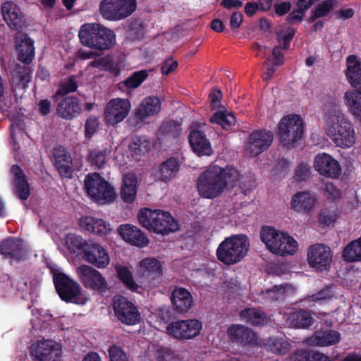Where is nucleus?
Listing matches in <instances>:
<instances>
[{"label": "nucleus", "instance_id": "19", "mask_svg": "<svg viewBox=\"0 0 361 361\" xmlns=\"http://www.w3.org/2000/svg\"><path fill=\"white\" fill-rule=\"evenodd\" d=\"M273 133L266 130L252 132L248 138L247 150L252 156L256 157L265 151L272 143Z\"/></svg>", "mask_w": 361, "mask_h": 361}, {"label": "nucleus", "instance_id": "36", "mask_svg": "<svg viewBox=\"0 0 361 361\" xmlns=\"http://www.w3.org/2000/svg\"><path fill=\"white\" fill-rule=\"evenodd\" d=\"M341 340V334L335 330H325L316 331L314 335L310 338L309 341L311 344L317 346H329L338 343Z\"/></svg>", "mask_w": 361, "mask_h": 361}, {"label": "nucleus", "instance_id": "33", "mask_svg": "<svg viewBox=\"0 0 361 361\" xmlns=\"http://www.w3.org/2000/svg\"><path fill=\"white\" fill-rule=\"evenodd\" d=\"M315 204V197L310 192H298L290 201L291 208L300 213L308 214Z\"/></svg>", "mask_w": 361, "mask_h": 361}, {"label": "nucleus", "instance_id": "62", "mask_svg": "<svg viewBox=\"0 0 361 361\" xmlns=\"http://www.w3.org/2000/svg\"><path fill=\"white\" fill-rule=\"evenodd\" d=\"M324 194L329 200H334L341 197V190L332 183H326L324 185Z\"/></svg>", "mask_w": 361, "mask_h": 361}, {"label": "nucleus", "instance_id": "43", "mask_svg": "<svg viewBox=\"0 0 361 361\" xmlns=\"http://www.w3.org/2000/svg\"><path fill=\"white\" fill-rule=\"evenodd\" d=\"M116 276L120 281L130 290L137 291L140 286L135 281L133 273L125 266L117 265L115 267Z\"/></svg>", "mask_w": 361, "mask_h": 361}, {"label": "nucleus", "instance_id": "18", "mask_svg": "<svg viewBox=\"0 0 361 361\" xmlns=\"http://www.w3.org/2000/svg\"><path fill=\"white\" fill-rule=\"evenodd\" d=\"M3 18L11 30L20 31L26 20L20 8L12 1H5L1 7Z\"/></svg>", "mask_w": 361, "mask_h": 361}, {"label": "nucleus", "instance_id": "4", "mask_svg": "<svg viewBox=\"0 0 361 361\" xmlns=\"http://www.w3.org/2000/svg\"><path fill=\"white\" fill-rule=\"evenodd\" d=\"M137 219L142 226L162 235L178 230V221L168 212L143 208L138 213Z\"/></svg>", "mask_w": 361, "mask_h": 361}, {"label": "nucleus", "instance_id": "22", "mask_svg": "<svg viewBox=\"0 0 361 361\" xmlns=\"http://www.w3.org/2000/svg\"><path fill=\"white\" fill-rule=\"evenodd\" d=\"M230 341L241 345H252L257 343V336L250 328L242 324H231L227 330Z\"/></svg>", "mask_w": 361, "mask_h": 361}, {"label": "nucleus", "instance_id": "20", "mask_svg": "<svg viewBox=\"0 0 361 361\" xmlns=\"http://www.w3.org/2000/svg\"><path fill=\"white\" fill-rule=\"evenodd\" d=\"M82 257L85 261L99 269L106 268L110 262L106 250L96 243L87 245Z\"/></svg>", "mask_w": 361, "mask_h": 361}, {"label": "nucleus", "instance_id": "16", "mask_svg": "<svg viewBox=\"0 0 361 361\" xmlns=\"http://www.w3.org/2000/svg\"><path fill=\"white\" fill-rule=\"evenodd\" d=\"M314 167L320 175L326 178H337L341 174L339 162L326 153L318 154L315 157Z\"/></svg>", "mask_w": 361, "mask_h": 361}, {"label": "nucleus", "instance_id": "6", "mask_svg": "<svg viewBox=\"0 0 361 361\" xmlns=\"http://www.w3.org/2000/svg\"><path fill=\"white\" fill-rule=\"evenodd\" d=\"M260 238L271 252L280 256L292 255L298 250V243L292 236L270 226L262 228Z\"/></svg>", "mask_w": 361, "mask_h": 361}, {"label": "nucleus", "instance_id": "13", "mask_svg": "<svg viewBox=\"0 0 361 361\" xmlns=\"http://www.w3.org/2000/svg\"><path fill=\"white\" fill-rule=\"evenodd\" d=\"M76 274L86 288L96 290L99 293H104L109 289L106 279L99 271L89 265L79 266L76 269Z\"/></svg>", "mask_w": 361, "mask_h": 361}, {"label": "nucleus", "instance_id": "57", "mask_svg": "<svg viewBox=\"0 0 361 361\" xmlns=\"http://www.w3.org/2000/svg\"><path fill=\"white\" fill-rule=\"evenodd\" d=\"M108 353L109 361H128L126 352L120 346L116 345L109 346Z\"/></svg>", "mask_w": 361, "mask_h": 361}, {"label": "nucleus", "instance_id": "54", "mask_svg": "<svg viewBox=\"0 0 361 361\" xmlns=\"http://www.w3.org/2000/svg\"><path fill=\"white\" fill-rule=\"evenodd\" d=\"M295 29L288 27L286 29L284 33H277L276 39L281 45V48L288 50L290 48V44L295 35Z\"/></svg>", "mask_w": 361, "mask_h": 361}, {"label": "nucleus", "instance_id": "37", "mask_svg": "<svg viewBox=\"0 0 361 361\" xmlns=\"http://www.w3.org/2000/svg\"><path fill=\"white\" fill-rule=\"evenodd\" d=\"M56 348L51 340L38 341L31 350V355L39 361H54V354Z\"/></svg>", "mask_w": 361, "mask_h": 361}, {"label": "nucleus", "instance_id": "5", "mask_svg": "<svg viewBox=\"0 0 361 361\" xmlns=\"http://www.w3.org/2000/svg\"><path fill=\"white\" fill-rule=\"evenodd\" d=\"M249 247L246 235H233L226 238L216 250L217 259L224 264H234L247 255Z\"/></svg>", "mask_w": 361, "mask_h": 361}, {"label": "nucleus", "instance_id": "3", "mask_svg": "<svg viewBox=\"0 0 361 361\" xmlns=\"http://www.w3.org/2000/svg\"><path fill=\"white\" fill-rule=\"evenodd\" d=\"M78 37L82 46L98 51L109 50L116 43L114 32L97 23L82 25Z\"/></svg>", "mask_w": 361, "mask_h": 361}, {"label": "nucleus", "instance_id": "38", "mask_svg": "<svg viewBox=\"0 0 361 361\" xmlns=\"http://www.w3.org/2000/svg\"><path fill=\"white\" fill-rule=\"evenodd\" d=\"M137 177L134 174H127L123 178L121 188V197L126 203L135 201L137 195Z\"/></svg>", "mask_w": 361, "mask_h": 361}, {"label": "nucleus", "instance_id": "10", "mask_svg": "<svg viewBox=\"0 0 361 361\" xmlns=\"http://www.w3.org/2000/svg\"><path fill=\"white\" fill-rule=\"evenodd\" d=\"M112 308L117 320L127 326H133L140 322L141 316L136 306L123 295L114 297Z\"/></svg>", "mask_w": 361, "mask_h": 361}, {"label": "nucleus", "instance_id": "39", "mask_svg": "<svg viewBox=\"0 0 361 361\" xmlns=\"http://www.w3.org/2000/svg\"><path fill=\"white\" fill-rule=\"evenodd\" d=\"M240 318L246 324L255 326H262L267 322V314L257 308L247 307L240 312Z\"/></svg>", "mask_w": 361, "mask_h": 361}, {"label": "nucleus", "instance_id": "49", "mask_svg": "<svg viewBox=\"0 0 361 361\" xmlns=\"http://www.w3.org/2000/svg\"><path fill=\"white\" fill-rule=\"evenodd\" d=\"M153 358L154 361H180L174 350L160 345L154 350Z\"/></svg>", "mask_w": 361, "mask_h": 361}, {"label": "nucleus", "instance_id": "63", "mask_svg": "<svg viewBox=\"0 0 361 361\" xmlns=\"http://www.w3.org/2000/svg\"><path fill=\"white\" fill-rule=\"evenodd\" d=\"M0 288L4 289L5 293H13L14 285L8 274H2L0 276Z\"/></svg>", "mask_w": 361, "mask_h": 361}, {"label": "nucleus", "instance_id": "44", "mask_svg": "<svg viewBox=\"0 0 361 361\" xmlns=\"http://www.w3.org/2000/svg\"><path fill=\"white\" fill-rule=\"evenodd\" d=\"M149 71L147 70H141L133 73L128 78L119 82L120 88L126 90H134L137 88L148 77Z\"/></svg>", "mask_w": 361, "mask_h": 361}, {"label": "nucleus", "instance_id": "28", "mask_svg": "<svg viewBox=\"0 0 361 361\" xmlns=\"http://www.w3.org/2000/svg\"><path fill=\"white\" fill-rule=\"evenodd\" d=\"M0 253L4 258L19 262L25 258V252L21 240L8 237L0 243Z\"/></svg>", "mask_w": 361, "mask_h": 361}, {"label": "nucleus", "instance_id": "1", "mask_svg": "<svg viewBox=\"0 0 361 361\" xmlns=\"http://www.w3.org/2000/svg\"><path fill=\"white\" fill-rule=\"evenodd\" d=\"M239 172L232 167L214 165L202 172L197 180V189L202 197L214 199L220 196L228 185V182H237Z\"/></svg>", "mask_w": 361, "mask_h": 361}, {"label": "nucleus", "instance_id": "35", "mask_svg": "<svg viewBox=\"0 0 361 361\" xmlns=\"http://www.w3.org/2000/svg\"><path fill=\"white\" fill-rule=\"evenodd\" d=\"M182 121L167 119L163 121L157 130L159 140H169L178 137L182 131Z\"/></svg>", "mask_w": 361, "mask_h": 361}, {"label": "nucleus", "instance_id": "52", "mask_svg": "<svg viewBox=\"0 0 361 361\" xmlns=\"http://www.w3.org/2000/svg\"><path fill=\"white\" fill-rule=\"evenodd\" d=\"M334 1V0H326L319 4L315 10L312 11L308 21L312 23L319 18L326 16L333 9Z\"/></svg>", "mask_w": 361, "mask_h": 361}, {"label": "nucleus", "instance_id": "15", "mask_svg": "<svg viewBox=\"0 0 361 361\" xmlns=\"http://www.w3.org/2000/svg\"><path fill=\"white\" fill-rule=\"evenodd\" d=\"M307 257L310 267L317 271H326L330 268L332 252L328 245L320 243L310 245Z\"/></svg>", "mask_w": 361, "mask_h": 361}, {"label": "nucleus", "instance_id": "48", "mask_svg": "<svg viewBox=\"0 0 361 361\" xmlns=\"http://www.w3.org/2000/svg\"><path fill=\"white\" fill-rule=\"evenodd\" d=\"M109 152L106 147L102 149L94 148L90 152L87 159L92 166H95L98 169H102L107 161V154Z\"/></svg>", "mask_w": 361, "mask_h": 361}, {"label": "nucleus", "instance_id": "51", "mask_svg": "<svg viewBox=\"0 0 361 361\" xmlns=\"http://www.w3.org/2000/svg\"><path fill=\"white\" fill-rule=\"evenodd\" d=\"M14 76L18 78L19 84L23 89L26 88L31 80L32 70L26 66L17 64L13 71Z\"/></svg>", "mask_w": 361, "mask_h": 361}, {"label": "nucleus", "instance_id": "55", "mask_svg": "<svg viewBox=\"0 0 361 361\" xmlns=\"http://www.w3.org/2000/svg\"><path fill=\"white\" fill-rule=\"evenodd\" d=\"M99 125V118L94 115L90 116L86 119L85 124V137L91 139L97 131Z\"/></svg>", "mask_w": 361, "mask_h": 361}, {"label": "nucleus", "instance_id": "31", "mask_svg": "<svg viewBox=\"0 0 361 361\" xmlns=\"http://www.w3.org/2000/svg\"><path fill=\"white\" fill-rule=\"evenodd\" d=\"M80 226L90 233L97 235H106L111 231L110 224L93 216H86L80 219Z\"/></svg>", "mask_w": 361, "mask_h": 361}, {"label": "nucleus", "instance_id": "45", "mask_svg": "<svg viewBox=\"0 0 361 361\" xmlns=\"http://www.w3.org/2000/svg\"><path fill=\"white\" fill-rule=\"evenodd\" d=\"M65 245L71 253L80 252L83 254L89 244L82 236L75 233H68L64 238Z\"/></svg>", "mask_w": 361, "mask_h": 361}, {"label": "nucleus", "instance_id": "64", "mask_svg": "<svg viewBox=\"0 0 361 361\" xmlns=\"http://www.w3.org/2000/svg\"><path fill=\"white\" fill-rule=\"evenodd\" d=\"M78 85L75 75L70 76L67 81L61 85V90L64 94L74 92L77 90Z\"/></svg>", "mask_w": 361, "mask_h": 361}, {"label": "nucleus", "instance_id": "32", "mask_svg": "<svg viewBox=\"0 0 361 361\" xmlns=\"http://www.w3.org/2000/svg\"><path fill=\"white\" fill-rule=\"evenodd\" d=\"M347 68L345 71L349 83L357 90H361V61L357 56L352 54L347 57Z\"/></svg>", "mask_w": 361, "mask_h": 361}, {"label": "nucleus", "instance_id": "29", "mask_svg": "<svg viewBox=\"0 0 361 361\" xmlns=\"http://www.w3.org/2000/svg\"><path fill=\"white\" fill-rule=\"evenodd\" d=\"M161 109V101L156 96H149L145 98L138 105L135 111V118L144 121L147 118L157 114Z\"/></svg>", "mask_w": 361, "mask_h": 361}, {"label": "nucleus", "instance_id": "11", "mask_svg": "<svg viewBox=\"0 0 361 361\" xmlns=\"http://www.w3.org/2000/svg\"><path fill=\"white\" fill-rule=\"evenodd\" d=\"M53 282L60 298L66 302H73L81 295L80 284L63 272L54 273Z\"/></svg>", "mask_w": 361, "mask_h": 361}, {"label": "nucleus", "instance_id": "56", "mask_svg": "<svg viewBox=\"0 0 361 361\" xmlns=\"http://www.w3.org/2000/svg\"><path fill=\"white\" fill-rule=\"evenodd\" d=\"M339 216L338 212L335 210H330L328 209H322L319 213V221L321 224L329 226L334 223Z\"/></svg>", "mask_w": 361, "mask_h": 361}, {"label": "nucleus", "instance_id": "60", "mask_svg": "<svg viewBox=\"0 0 361 361\" xmlns=\"http://www.w3.org/2000/svg\"><path fill=\"white\" fill-rule=\"evenodd\" d=\"M334 297L331 287L327 286L311 296L312 301L324 302Z\"/></svg>", "mask_w": 361, "mask_h": 361}, {"label": "nucleus", "instance_id": "41", "mask_svg": "<svg viewBox=\"0 0 361 361\" xmlns=\"http://www.w3.org/2000/svg\"><path fill=\"white\" fill-rule=\"evenodd\" d=\"M345 99L350 113L361 122V90L346 92Z\"/></svg>", "mask_w": 361, "mask_h": 361}, {"label": "nucleus", "instance_id": "46", "mask_svg": "<svg viewBox=\"0 0 361 361\" xmlns=\"http://www.w3.org/2000/svg\"><path fill=\"white\" fill-rule=\"evenodd\" d=\"M209 120L213 123L221 125L226 130H230L235 123V117L233 114L221 111L214 113Z\"/></svg>", "mask_w": 361, "mask_h": 361}, {"label": "nucleus", "instance_id": "8", "mask_svg": "<svg viewBox=\"0 0 361 361\" xmlns=\"http://www.w3.org/2000/svg\"><path fill=\"white\" fill-rule=\"evenodd\" d=\"M304 133V122L297 114L283 116L278 126L277 134L281 143L290 147L302 138Z\"/></svg>", "mask_w": 361, "mask_h": 361}, {"label": "nucleus", "instance_id": "2", "mask_svg": "<svg viewBox=\"0 0 361 361\" xmlns=\"http://www.w3.org/2000/svg\"><path fill=\"white\" fill-rule=\"evenodd\" d=\"M324 128L337 147L349 148L355 142L353 126L336 103L331 104L325 115Z\"/></svg>", "mask_w": 361, "mask_h": 361}, {"label": "nucleus", "instance_id": "9", "mask_svg": "<svg viewBox=\"0 0 361 361\" xmlns=\"http://www.w3.org/2000/svg\"><path fill=\"white\" fill-rule=\"evenodd\" d=\"M136 8V0H102L99 12L105 19L117 21L130 16Z\"/></svg>", "mask_w": 361, "mask_h": 361}, {"label": "nucleus", "instance_id": "30", "mask_svg": "<svg viewBox=\"0 0 361 361\" xmlns=\"http://www.w3.org/2000/svg\"><path fill=\"white\" fill-rule=\"evenodd\" d=\"M57 115L65 120H72L80 114L79 99L75 97H66L56 106Z\"/></svg>", "mask_w": 361, "mask_h": 361}, {"label": "nucleus", "instance_id": "59", "mask_svg": "<svg viewBox=\"0 0 361 361\" xmlns=\"http://www.w3.org/2000/svg\"><path fill=\"white\" fill-rule=\"evenodd\" d=\"M288 343L283 341L282 338H274L271 340L270 348L271 352L279 355H284L288 353Z\"/></svg>", "mask_w": 361, "mask_h": 361}, {"label": "nucleus", "instance_id": "27", "mask_svg": "<svg viewBox=\"0 0 361 361\" xmlns=\"http://www.w3.org/2000/svg\"><path fill=\"white\" fill-rule=\"evenodd\" d=\"M141 277L149 283L160 278L163 274L161 262L154 257H147L140 262Z\"/></svg>", "mask_w": 361, "mask_h": 361}, {"label": "nucleus", "instance_id": "47", "mask_svg": "<svg viewBox=\"0 0 361 361\" xmlns=\"http://www.w3.org/2000/svg\"><path fill=\"white\" fill-rule=\"evenodd\" d=\"M291 324L296 328L306 329L312 325L314 319L307 311L300 310L291 315Z\"/></svg>", "mask_w": 361, "mask_h": 361}, {"label": "nucleus", "instance_id": "42", "mask_svg": "<svg viewBox=\"0 0 361 361\" xmlns=\"http://www.w3.org/2000/svg\"><path fill=\"white\" fill-rule=\"evenodd\" d=\"M342 258L345 262H361V236L345 245Z\"/></svg>", "mask_w": 361, "mask_h": 361}, {"label": "nucleus", "instance_id": "50", "mask_svg": "<svg viewBox=\"0 0 361 361\" xmlns=\"http://www.w3.org/2000/svg\"><path fill=\"white\" fill-rule=\"evenodd\" d=\"M151 147L150 142L142 137H137L129 145V149L131 152L135 155H142L149 151Z\"/></svg>", "mask_w": 361, "mask_h": 361}, {"label": "nucleus", "instance_id": "53", "mask_svg": "<svg viewBox=\"0 0 361 361\" xmlns=\"http://www.w3.org/2000/svg\"><path fill=\"white\" fill-rule=\"evenodd\" d=\"M126 36L131 41L142 39L144 37V26L142 23L137 20L131 22L128 27Z\"/></svg>", "mask_w": 361, "mask_h": 361}, {"label": "nucleus", "instance_id": "25", "mask_svg": "<svg viewBox=\"0 0 361 361\" xmlns=\"http://www.w3.org/2000/svg\"><path fill=\"white\" fill-rule=\"evenodd\" d=\"M188 141L193 152L198 156H210L213 154L210 142L203 131L194 128L190 132Z\"/></svg>", "mask_w": 361, "mask_h": 361}, {"label": "nucleus", "instance_id": "17", "mask_svg": "<svg viewBox=\"0 0 361 361\" xmlns=\"http://www.w3.org/2000/svg\"><path fill=\"white\" fill-rule=\"evenodd\" d=\"M54 166L59 175L63 178L73 177V159L66 147L57 145L53 149Z\"/></svg>", "mask_w": 361, "mask_h": 361}, {"label": "nucleus", "instance_id": "24", "mask_svg": "<svg viewBox=\"0 0 361 361\" xmlns=\"http://www.w3.org/2000/svg\"><path fill=\"white\" fill-rule=\"evenodd\" d=\"M171 301L173 310L181 314L188 312L194 304L190 292L179 286H175L171 291Z\"/></svg>", "mask_w": 361, "mask_h": 361}, {"label": "nucleus", "instance_id": "12", "mask_svg": "<svg viewBox=\"0 0 361 361\" xmlns=\"http://www.w3.org/2000/svg\"><path fill=\"white\" fill-rule=\"evenodd\" d=\"M202 329V322L197 319L178 320L166 326L167 334L173 338L184 341L196 337Z\"/></svg>", "mask_w": 361, "mask_h": 361}, {"label": "nucleus", "instance_id": "23", "mask_svg": "<svg viewBox=\"0 0 361 361\" xmlns=\"http://www.w3.org/2000/svg\"><path fill=\"white\" fill-rule=\"evenodd\" d=\"M118 233L125 241L134 246L144 247L149 243L146 234L137 226L131 224L120 225Z\"/></svg>", "mask_w": 361, "mask_h": 361}, {"label": "nucleus", "instance_id": "14", "mask_svg": "<svg viewBox=\"0 0 361 361\" xmlns=\"http://www.w3.org/2000/svg\"><path fill=\"white\" fill-rule=\"evenodd\" d=\"M131 108L127 99L115 98L106 105L104 112V121L107 126H114L123 121L128 115Z\"/></svg>", "mask_w": 361, "mask_h": 361}, {"label": "nucleus", "instance_id": "26", "mask_svg": "<svg viewBox=\"0 0 361 361\" xmlns=\"http://www.w3.org/2000/svg\"><path fill=\"white\" fill-rule=\"evenodd\" d=\"M180 169L179 159L176 157H171L159 164L157 177L160 181L167 183L178 177Z\"/></svg>", "mask_w": 361, "mask_h": 361}, {"label": "nucleus", "instance_id": "58", "mask_svg": "<svg viewBox=\"0 0 361 361\" xmlns=\"http://www.w3.org/2000/svg\"><path fill=\"white\" fill-rule=\"evenodd\" d=\"M311 168L306 164H300L295 169L293 178L297 182L306 180L310 177Z\"/></svg>", "mask_w": 361, "mask_h": 361}, {"label": "nucleus", "instance_id": "34", "mask_svg": "<svg viewBox=\"0 0 361 361\" xmlns=\"http://www.w3.org/2000/svg\"><path fill=\"white\" fill-rule=\"evenodd\" d=\"M18 51V59L22 63L28 65L35 57L34 41L27 34H23L20 37V40L16 45Z\"/></svg>", "mask_w": 361, "mask_h": 361}, {"label": "nucleus", "instance_id": "61", "mask_svg": "<svg viewBox=\"0 0 361 361\" xmlns=\"http://www.w3.org/2000/svg\"><path fill=\"white\" fill-rule=\"evenodd\" d=\"M28 279H25L24 277H20L18 279L13 281L14 285L13 292L16 290V292L20 293L22 295V297H24V294H26L28 290Z\"/></svg>", "mask_w": 361, "mask_h": 361}, {"label": "nucleus", "instance_id": "21", "mask_svg": "<svg viewBox=\"0 0 361 361\" xmlns=\"http://www.w3.org/2000/svg\"><path fill=\"white\" fill-rule=\"evenodd\" d=\"M10 173L13 176L11 184L15 195L21 201L27 200L30 195V187L24 171L19 165L14 164Z\"/></svg>", "mask_w": 361, "mask_h": 361}, {"label": "nucleus", "instance_id": "40", "mask_svg": "<svg viewBox=\"0 0 361 361\" xmlns=\"http://www.w3.org/2000/svg\"><path fill=\"white\" fill-rule=\"evenodd\" d=\"M90 66L107 71L114 76H118L121 71V63L110 54L94 59L90 62Z\"/></svg>", "mask_w": 361, "mask_h": 361}, {"label": "nucleus", "instance_id": "7", "mask_svg": "<svg viewBox=\"0 0 361 361\" xmlns=\"http://www.w3.org/2000/svg\"><path fill=\"white\" fill-rule=\"evenodd\" d=\"M84 188L96 202L109 203L116 197L114 188L98 173H90L85 176Z\"/></svg>", "mask_w": 361, "mask_h": 361}]
</instances>
